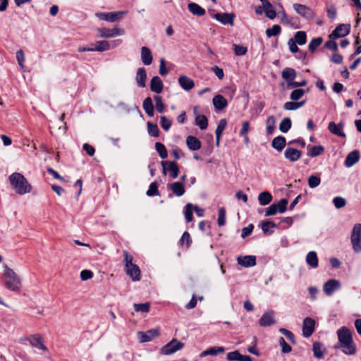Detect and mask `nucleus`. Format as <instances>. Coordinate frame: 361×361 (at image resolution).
<instances>
[{
  "mask_svg": "<svg viewBox=\"0 0 361 361\" xmlns=\"http://www.w3.org/2000/svg\"><path fill=\"white\" fill-rule=\"evenodd\" d=\"M28 341L32 347L47 351L48 348L44 345L42 338L39 334H34L29 337Z\"/></svg>",
  "mask_w": 361,
  "mask_h": 361,
  "instance_id": "obj_17",
  "label": "nucleus"
},
{
  "mask_svg": "<svg viewBox=\"0 0 361 361\" xmlns=\"http://www.w3.org/2000/svg\"><path fill=\"white\" fill-rule=\"evenodd\" d=\"M284 157L288 160L295 162L300 159L301 152L293 147H288L284 152Z\"/></svg>",
  "mask_w": 361,
  "mask_h": 361,
  "instance_id": "obj_19",
  "label": "nucleus"
},
{
  "mask_svg": "<svg viewBox=\"0 0 361 361\" xmlns=\"http://www.w3.org/2000/svg\"><path fill=\"white\" fill-rule=\"evenodd\" d=\"M350 242L354 252H361V224L354 225L350 235Z\"/></svg>",
  "mask_w": 361,
  "mask_h": 361,
  "instance_id": "obj_4",
  "label": "nucleus"
},
{
  "mask_svg": "<svg viewBox=\"0 0 361 361\" xmlns=\"http://www.w3.org/2000/svg\"><path fill=\"white\" fill-rule=\"evenodd\" d=\"M322 37L313 38L308 45V49L311 52H314L317 47H319L322 43Z\"/></svg>",
  "mask_w": 361,
  "mask_h": 361,
  "instance_id": "obj_51",
  "label": "nucleus"
},
{
  "mask_svg": "<svg viewBox=\"0 0 361 361\" xmlns=\"http://www.w3.org/2000/svg\"><path fill=\"white\" fill-rule=\"evenodd\" d=\"M126 274L132 279L134 281H137L140 280V269L139 267L136 264H132L129 267H126Z\"/></svg>",
  "mask_w": 361,
  "mask_h": 361,
  "instance_id": "obj_18",
  "label": "nucleus"
},
{
  "mask_svg": "<svg viewBox=\"0 0 361 361\" xmlns=\"http://www.w3.org/2000/svg\"><path fill=\"white\" fill-rule=\"evenodd\" d=\"M275 323L274 319V312L268 311L265 312L259 320L261 326H269Z\"/></svg>",
  "mask_w": 361,
  "mask_h": 361,
  "instance_id": "obj_22",
  "label": "nucleus"
},
{
  "mask_svg": "<svg viewBox=\"0 0 361 361\" xmlns=\"http://www.w3.org/2000/svg\"><path fill=\"white\" fill-rule=\"evenodd\" d=\"M188 8L191 13L197 16H202L206 13L205 9L196 3H190Z\"/></svg>",
  "mask_w": 361,
  "mask_h": 361,
  "instance_id": "obj_35",
  "label": "nucleus"
},
{
  "mask_svg": "<svg viewBox=\"0 0 361 361\" xmlns=\"http://www.w3.org/2000/svg\"><path fill=\"white\" fill-rule=\"evenodd\" d=\"M260 1L262 4L266 16L269 19H274L276 16V12L271 3L268 0H260Z\"/></svg>",
  "mask_w": 361,
  "mask_h": 361,
  "instance_id": "obj_23",
  "label": "nucleus"
},
{
  "mask_svg": "<svg viewBox=\"0 0 361 361\" xmlns=\"http://www.w3.org/2000/svg\"><path fill=\"white\" fill-rule=\"evenodd\" d=\"M333 203L336 209H341L345 206L346 201L342 197H336L333 199Z\"/></svg>",
  "mask_w": 361,
  "mask_h": 361,
  "instance_id": "obj_60",
  "label": "nucleus"
},
{
  "mask_svg": "<svg viewBox=\"0 0 361 361\" xmlns=\"http://www.w3.org/2000/svg\"><path fill=\"white\" fill-rule=\"evenodd\" d=\"M213 105L216 110H222L228 105L227 100L221 94H217L212 99Z\"/></svg>",
  "mask_w": 361,
  "mask_h": 361,
  "instance_id": "obj_28",
  "label": "nucleus"
},
{
  "mask_svg": "<svg viewBox=\"0 0 361 361\" xmlns=\"http://www.w3.org/2000/svg\"><path fill=\"white\" fill-rule=\"evenodd\" d=\"M188 147L192 151H196L201 148V142L196 137L189 135L186 138Z\"/></svg>",
  "mask_w": 361,
  "mask_h": 361,
  "instance_id": "obj_32",
  "label": "nucleus"
},
{
  "mask_svg": "<svg viewBox=\"0 0 361 361\" xmlns=\"http://www.w3.org/2000/svg\"><path fill=\"white\" fill-rule=\"evenodd\" d=\"M324 152V148L322 145H317L312 147L310 152H308V155L312 157H317L322 154Z\"/></svg>",
  "mask_w": 361,
  "mask_h": 361,
  "instance_id": "obj_52",
  "label": "nucleus"
},
{
  "mask_svg": "<svg viewBox=\"0 0 361 361\" xmlns=\"http://www.w3.org/2000/svg\"><path fill=\"white\" fill-rule=\"evenodd\" d=\"M141 59L142 63L146 65H150L153 60V56L151 50L147 47L141 48Z\"/></svg>",
  "mask_w": 361,
  "mask_h": 361,
  "instance_id": "obj_27",
  "label": "nucleus"
},
{
  "mask_svg": "<svg viewBox=\"0 0 361 361\" xmlns=\"http://www.w3.org/2000/svg\"><path fill=\"white\" fill-rule=\"evenodd\" d=\"M240 353L238 350L230 352L227 354L226 358L228 361H239Z\"/></svg>",
  "mask_w": 361,
  "mask_h": 361,
  "instance_id": "obj_64",
  "label": "nucleus"
},
{
  "mask_svg": "<svg viewBox=\"0 0 361 361\" xmlns=\"http://www.w3.org/2000/svg\"><path fill=\"white\" fill-rule=\"evenodd\" d=\"M146 194L149 197L159 195L158 185L157 182H152L149 185V189L147 190Z\"/></svg>",
  "mask_w": 361,
  "mask_h": 361,
  "instance_id": "obj_54",
  "label": "nucleus"
},
{
  "mask_svg": "<svg viewBox=\"0 0 361 361\" xmlns=\"http://www.w3.org/2000/svg\"><path fill=\"white\" fill-rule=\"evenodd\" d=\"M305 101L302 102H287L284 104L283 108L287 111L296 110L304 106Z\"/></svg>",
  "mask_w": 361,
  "mask_h": 361,
  "instance_id": "obj_42",
  "label": "nucleus"
},
{
  "mask_svg": "<svg viewBox=\"0 0 361 361\" xmlns=\"http://www.w3.org/2000/svg\"><path fill=\"white\" fill-rule=\"evenodd\" d=\"M147 129L149 134L152 137H158L159 130L158 126L156 124L151 123L149 122L147 123Z\"/></svg>",
  "mask_w": 361,
  "mask_h": 361,
  "instance_id": "obj_56",
  "label": "nucleus"
},
{
  "mask_svg": "<svg viewBox=\"0 0 361 361\" xmlns=\"http://www.w3.org/2000/svg\"><path fill=\"white\" fill-rule=\"evenodd\" d=\"M281 32V27L279 25H274L271 27L266 30V35L268 37L279 35Z\"/></svg>",
  "mask_w": 361,
  "mask_h": 361,
  "instance_id": "obj_48",
  "label": "nucleus"
},
{
  "mask_svg": "<svg viewBox=\"0 0 361 361\" xmlns=\"http://www.w3.org/2000/svg\"><path fill=\"white\" fill-rule=\"evenodd\" d=\"M163 173L166 174L168 171L173 178H176L178 176L179 169L177 164L174 161H161Z\"/></svg>",
  "mask_w": 361,
  "mask_h": 361,
  "instance_id": "obj_13",
  "label": "nucleus"
},
{
  "mask_svg": "<svg viewBox=\"0 0 361 361\" xmlns=\"http://www.w3.org/2000/svg\"><path fill=\"white\" fill-rule=\"evenodd\" d=\"M8 179L11 185L17 194L22 195L31 192V185L20 173H13L10 175Z\"/></svg>",
  "mask_w": 361,
  "mask_h": 361,
  "instance_id": "obj_2",
  "label": "nucleus"
},
{
  "mask_svg": "<svg viewBox=\"0 0 361 361\" xmlns=\"http://www.w3.org/2000/svg\"><path fill=\"white\" fill-rule=\"evenodd\" d=\"M5 287L12 291H19L21 286V280L16 272L7 265H4L3 274Z\"/></svg>",
  "mask_w": 361,
  "mask_h": 361,
  "instance_id": "obj_3",
  "label": "nucleus"
},
{
  "mask_svg": "<svg viewBox=\"0 0 361 361\" xmlns=\"http://www.w3.org/2000/svg\"><path fill=\"white\" fill-rule=\"evenodd\" d=\"M233 50L237 56H243L247 53V48L241 45L233 44Z\"/></svg>",
  "mask_w": 361,
  "mask_h": 361,
  "instance_id": "obj_62",
  "label": "nucleus"
},
{
  "mask_svg": "<svg viewBox=\"0 0 361 361\" xmlns=\"http://www.w3.org/2000/svg\"><path fill=\"white\" fill-rule=\"evenodd\" d=\"M313 352L315 357L321 359L324 355L325 349L320 343L315 342L313 343Z\"/></svg>",
  "mask_w": 361,
  "mask_h": 361,
  "instance_id": "obj_41",
  "label": "nucleus"
},
{
  "mask_svg": "<svg viewBox=\"0 0 361 361\" xmlns=\"http://www.w3.org/2000/svg\"><path fill=\"white\" fill-rule=\"evenodd\" d=\"M279 345L281 346V351L283 353H288L292 350V348L286 343L283 337L279 338Z\"/></svg>",
  "mask_w": 361,
  "mask_h": 361,
  "instance_id": "obj_61",
  "label": "nucleus"
},
{
  "mask_svg": "<svg viewBox=\"0 0 361 361\" xmlns=\"http://www.w3.org/2000/svg\"><path fill=\"white\" fill-rule=\"evenodd\" d=\"M160 334L159 329H152L145 332L140 331L137 333V337L141 343L149 342L153 338L158 337Z\"/></svg>",
  "mask_w": 361,
  "mask_h": 361,
  "instance_id": "obj_9",
  "label": "nucleus"
},
{
  "mask_svg": "<svg viewBox=\"0 0 361 361\" xmlns=\"http://www.w3.org/2000/svg\"><path fill=\"white\" fill-rule=\"evenodd\" d=\"M161 126L165 130L167 131L171 126V121L169 120L166 116H161Z\"/></svg>",
  "mask_w": 361,
  "mask_h": 361,
  "instance_id": "obj_63",
  "label": "nucleus"
},
{
  "mask_svg": "<svg viewBox=\"0 0 361 361\" xmlns=\"http://www.w3.org/2000/svg\"><path fill=\"white\" fill-rule=\"evenodd\" d=\"M291 128V120L289 118H283L279 124V130L281 133H287Z\"/></svg>",
  "mask_w": 361,
  "mask_h": 361,
  "instance_id": "obj_46",
  "label": "nucleus"
},
{
  "mask_svg": "<svg viewBox=\"0 0 361 361\" xmlns=\"http://www.w3.org/2000/svg\"><path fill=\"white\" fill-rule=\"evenodd\" d=\"M226 224V209L221 207L219 209L218 213V225L223 226Z\"/></svg>",
  "mask_w": 361,
  "mask_h": 361,
  "instance_id": "obj_58",
  "label": "nucleus"
},
{
  "mask_svg": "<svg viewBox=\"0 0 361 361\" xmlns=\"http://www.w3.org/2000/svg\"><path fill=\"white\" fill-rule=\"evenodd\" d=\"M282 78L286 81L287 86L296 78V71L292 68H285L281 73Z\"/></svg>",
  "mask_w": 361,
  "mask_h": 361,
  "instance_id": "obj_30",
  "label": "nucleus"
},
{
  "mask_svg": "<svg viewBox=\"0 0 361 361\" xmlns=\"http://www.w3.org/2000/svg\"><path fill=\"white\" fill-rule=\"evenodd\" d=\"M360 159V153L357 150L350 152L346 157L345 160V166L351 167L355 165Z\"/></svg>",
  "mask_w": 361,
  "mask_h": 361,
  "instance_id": "obj_25",
  "label": "nucleus"
},
{
  "mask_svg": "<svg viewBox=\"0 0 361 361\" xmlns=\"http://www.w3.org/2000/svg\"><path fill=\"white\" fill-rule=\"evenodd\" d=\"M197 107L194 108V114H195V123L201 129L204 130L208 126V120L204 115H199L197 114Z\"/></svg>",
  "mask_w": 361,
  "mask_h": 361,
  "instance_id": "obj_31",
  "label": "nucleus"
},
{
  "mask_svg": "<svg viewBox=\"0 0 361 361\" xmlns=\"http://www.w3.org/2000/svg\"><path fill=\"white\" fill-rule=\"evenodd\" d=\"M235 16L233 13H218L214 15V18L224 25H233Z\"/></svg>",
  "mask_w": 361,
  "mask_h": 361,
  "instance_id": "obj_16",
  "label": "nucleus"
},
{
  "mask_svg": "<svg viewBox=\"0 0 361 361\" xmlns=\"http://www.w3.org/2000/svg\"><path fill=\"white\" fill-rule=\"evenodd\" d=\"M306 262L312 268L318 267V258L314 251H310L306 256Z\"/></svg>",
  "mask_w": 361,
  "mask_h": 361,
  "instance_id": "obj_37",
  "label": "nucleus"
},
{
  "mask_svg": "<svg viewBox=\"0 0 361 361\" xmlns=\"http://www.w3.org/2000/svg\"><path fill=\"white\" fill-rule=\"evenodd\" d=\"M307 182L310 188H314L319 185L321 178L319 176L311 175L309 176Z\"/></svg>",
  "mask_w": 361,
  "mask_h": 361,
  "instance_id": "obj_53",
  "label": "nucleus"
},
{
  "mask_svg": "<svg viewBox=\"0 0 361 361\" xmlns=\"http://www.w3.org/2000/svg\"><path fill=\"white\" fill-rule=\"evenodd\" d=\"M168 188L177 197L182 196L185 191L183 184L180 182H174L171 184H169Z\"/></svg>",
  "mask_w": 361,
  "mask_h": 361,
  "instance_id": "obj_29",
  "label": "nucleus"
},
{
  "mask_svg": "<svg viewBox=\"0 0 361 361\" xmlns=\"http://www.w3.org/2000/svg\"><path fill=\"white\" fill-rule=\"evenodd\" d=\"M293 8L297 12L298 14L303 17L307 20H312L315 17V13L313 10L303 4H294Z\"/></svg>",
  "mask_w": 361,
  "mask_h": 361,
  "instance_id": "obj_8",
  "label": "nucleus"
},
{
  "mask_svg": "<svg viewBox=\"0 0 361 361\" xmlns=\"http://www.w3.org/2000/svg\"><path fill=\"white\" fill-rule=\"evenodd\" d=\"M193 204L188 203L184 208V216L187 222H190L193 220L192 215Z\"/></svg>",
  "mask_w": 361,
  "mask_h": 361,
  "instance_id": "obj_45",
  "label": "nucleus"
},
{
  "mask_svg": "<svg viewBox=\"0 0 361 361\" xmlns=\"http://www.w3.org/2000/svg\"><path fill=\"white\" fill-rule=\"evenodd\" d=\"M125 12H109V13H96L95 16L102 20L108 22H115L122 17Z\"/></svg>",
  "mask_w": 361,
  "mask_h": 361,
  "instance_id": "obj_12",
  "label": "nucleus"
},
{
  "mask_svg": "<svg viewBox=\"0 0 361 361\" xmlns=\"http://www.w3.org/2000/svg\"><path fill=\"white\" fill-rule=\"evenodd\" d=\"M350 30V25L349 24H341L338 25L335 30L329 35L331 39H336L343 37L349 34Z\"/></svg>",
  "mask_w": 361,
  "mask_h": 361,
  "instance_id": "obj_10",
  "label": "nucleus"
},
{
  "mask_svg": "<svg viewBox=\"0 0 361 361\" xmlns=\"http://www.w3.org/2000/svg\"><path fill=\"white\" fill-rule=\"evenodd\" d=\"M164 84L159 76H154L150 81V90L152 92L159 94L162 92Z\"/></svg>",
  "mask_w": 361,
  "mask_h": 361,
  "instance_id": "obj_21",
  "label": "nucleus"
},
{
  "mask_svg": "<svg viewBox=\"0 0 361 361\" xmlns=\"http://www.w3.org/2000/svg\"><path fill=\"white\" fill-rule=\"evenodd\" d=\"M180 86L185 90L189 91L195 86L194 81L186 75H180L178 78Z\"/></svg>",
  "mask_w": 361,
  "mask_h": 361,
  "instance_id": "obj_24",
  "label": "nucleus"
},
{
  "mask_svg": "<svg viewBox=\"0 0 361 361\" xmlns=\"http://www.w3.org/2000/svg\"><path fill=\"white\" fill-rule=\"evenodd\" d=\"M155 149L161 159H166L167 157L168 153L164 145L157 142L155 143Z\"/></svg>",
  "mask_w": 361,
  "mask_h": 361,
  "instance_id": "obj_49",
  "label": "nucleus"
},
{
  "mask_svg": "<svg viewBox=\"0 0 361 361\" xmlns=\"http://www.w3.org/2000/svg\"><path fill=\"white\" fill-rule=\"evenodd\" d=\"M288 45L289 47V50L292 53L299 52L300 58H302L305 56V54L300 51L297 46V43L293 40V38H290L288 42Z\"/></svg>",
  "mask_w": 361,
  "mask_h": 361,
  "instance_id": "obj_47",
  "label": "nucleus"
},
{
  "mask_svg": "<svg viewBox=\"0 0 361 361\" xmlns=\"http://www.w3.org/2000/svg\"><path fill=\"white\" fill-rule=\"evenodd\" d=\"M286 145V138L281 135L274 137L271 142L272 147L279 152L282 151V149L285 147Z\"/></svg>",
  "mask_w": 361,
  "mask_h": 361,
  "instance_id": "obj_34",
  "label": "nucleus"
},
{
  "mask_svg": "<svg viewBox=\"0 0 361 361\" xmlns=\"http://www.w3.org/2000/svg\"><path fill=\"white\" fill-rule=\"evenodd\" d=\"M315 329V322L310 317H306L302 322V336L305 338L310 337Z\"/></svg>",
  "mask_w": 361,
  "mask_h": 361,
  "instance_id": "obj_11",
  "label": "nucleus"
},
{
  "mask_svg": "<svg viewBox=\"0 0 361 361\" xmlns=\"http://www.w3.org/2000/svg\"><path fill=\"white\" fill-rule=\"evenodd\" d=\"M94 51H104L110 49V44L108 41L101 40L95 43V47H92Z\"/></svg>",
  "mask_w": 361,
  "mask_h": 361,
  "instance_id": "obj_43",
  "label": "nucleus"
},
{
  "mask_svg": "<svg viewBox=\"0 0 361 361\" xmlns=\"http://www.w3.org/2000/svg\"><path fill=\"white\" fill-rule=\"evenodd\" d=\"M338 342L335 348H338L348 355H353L356 353V345L353 342L352 331L347 327L343 326L337 331Z\"/></svg>",
  "mask_w": 361,
  "mask_h": 361,
  "instance_id": "obj_1",
  "label": "nucleus"
},
{
  "mask_svg": "<svg viewBox=\"0 0 361 361\" xmlns=\"http://www.w3.org/2000/svg\"><path fill=\"white\" fill-rule=\"evenodd\" d=\"M145 113L150 117L154 116V106L150 97H147L142 104Z\"/></svg>",
  "mask_w": 361,
  "mask_h": 361,
  "instance_id": "obj_38",
  "label": "nucleus"
},
{
  "mask_svg": "<svg viewBox=\"0 0 361 361\" xmlns=\"http://www.w3.org/2000/svg\"><path fill=\"white\" fill-rule=\"evenodd\" d=\"M258 200L261 205L264 206L269 204L272 200V196L270 192L264 191L259 193Z\"/></svg>",
  "mask_w": 361,
  "mask_h": 361,
  "instance_id": "obj_40",
  "label": "nucleus"
},
{
  "mask_svg": "<svg viewBox=\"0 0 361 361\" xmlns=\"http://www.w3.org/2000/svg\"><path fill=\"white\" fill-rule=\"evenodd\" d=\"M226 125H227V121L224 118L221 119L218 123V126L215 130L216 142L217 146L219 145L221 136L222 135V133L225 130Z\"/></svg>",
  "mask_w": 361,
  "mask_h": 361,
  "instance_id": "obj_36",
  "label": "nucleus"
},
{
  "mask_svg": "<svg viewBox=\"0 0 361 361\" xmlns=\"http://www.w3.org/2000/svg\"><path fill=\"white\" fill-rule=\"evenodd\" d=\"M276 128V119L274 116H269L266 121V130L268 135H272Z\"/></svg>",
  "mask_w": 361,
  "mask_h": 361,
  "instance_id": "obj_39",
  "label": "nucleus"
},
{
  "mask_svg": "<svg viewBox=\"0 0 361 361\" xmlns=\"http://www.w3.org/2000/svg\"><path fill=\"white\" fill-rule=\"evenodd\" d=\"M225 352V348L221 346H214L211 347L206 350L202 352L200 355V357H204L207 355H217L218 354L223 353Z\"/></svg>",
  "mask_w": 361,
  "mask_h": 361,
  "instance_id": "obj_33",
  "label": "nucleus"
},
{
  "mask_svg": "<svg viewBox=\"0 0 361 361\" xmlns=\"http://www.w3.org/2000/svg\"><path fill=\"white\" fill-rule=\"evenodd\" d=\"M192 240L189 233L187 231L184 232L180 239V243L182 245H185L186 247H189L190 246Z\"/></svg>",
  "mask_w": 361,
  "mask_h": 361,
  "instance_id": "obj_57",
  "label": "nucleus"
},
{
  "mask_svg": "<svg viewBox=\"0 0 361 361\" xmlns=\"http://www.w3.org/2000/svg\"><path fill=\"white\" fill-rule=\"evenodd\" d=\"M288 200L286 199H281L277 203L271 204L266 209L265 216H269L274 215L276 213H283L286 210Z\"/></svg>",
  "mask_w": 361,
  "mask_h": 361,
  "instance_id": "obj_5",
  "label": "nucleus"
},
{
  "mask_svg": "<svg viewBox=\"0 0 361 361\" xmlns=\"http://www.w3.org/2000/svg\"><path fill=\"white\" fill-rule=\"evenodd\" d=\"M293 40L299 45H303L307 42V35L304 31L295 32Z\"/></svg>",
  "mask_w": 361,
  "mask_h": 361,
  "instance_id": "obj_44",
  "label": "nucleus"
},
{
  "mask_svg": "<svg viewBox=\"0 0 361 361\" xmlns=\"http://www.w3.org/2000/svg\"><path fill=\"white\" fill-rule=\"evenodd\" d=\"M238 264L244 267H251L256 264V257L254 255H245L237 259Z\"/></svg>",
  "mask_w": 361,
  "mask_h": 361,
  "instance_id": "obj_20",
  "label": "nucleus"
},
{
  "mask_svg": "<svg viewBox=\"0 0 361 361\" xmlns=\"http://www.w3.org/2000/svg\"><path fill=\"white\" fill-rule=\"evenodd\" d=\"M97 32L100 37L111 38V37H115L120 36V35H123L125 34V30L123 29H121L117 27H115L113 29L103 27V28H99L97 30Z\"/></svg>",
  "mask_w": 361,
  "mask_h": 361,
  "instance_id": "obj_7",
  "label": "nucleus"
},
{
  "mask_svg": "<svg viewBox=\"0 0 361 361\" xmlns=\"http://www.w3.org/2000/svg\"><path fill=\"white\" fill-rule=\"evenodd\" d=\"M341 283L336 279H330L323 286V291L326 295H331L335 290L339 289Z\"/></svg>",
  "mask_w": 361,
  "mask_h": 361,
  "instance_id": "obj_15",
  "label": "nucleus"
},
{
  "mask_svg": "<svg viewBox=\"0 0 361 361\" xmlns=\"http://www.w3.org/2000/svg\"><path fill=\"white\" fill-rule=\"evenodd\" d=\"M155 107L159 113H162L164 110V104L162 102V99L160 96H154Z\"/></svg>",
  "mask_w": 361,
  "mask_h": 361,
  "instance_id": "obj_59",
  "label": "nucleus"
},
{
  "mask_svg": "<svg viewBox=\"0 0 361 361\" xmlns=\"http://www.w3.org/2000/svg\"><path fill=\"white\" fill-rule=\"evenodd\" d=\"M305 91L304 90L295 89L291 92L290 98L293 101H298L305 94Z\"/></svg>",
  "mask_w": 361,
  "mask_h": 361,
  "instance_id": "obj_55",
  "label": "nucleus"
},
{
  "mask_svg": "<svg viewBox=\"0 0 361 361\" xmlns=\"http://www.w3.org/2000/svg\"><path fill=\"white\" fill-rule=\"evenodd\" d=\"M147 73L143 67L137 69L136 73L135 80L136 83L140 87H145L146 86Z\"/></svg>",
  "mask_w": 361,
  "mask_h": 361,
  "instance_id": "obj_26",
  "label": "nucleus"
},
{
  "mask_svg": "<svg viewBox=\"0 0 361 361\" xmlns=\"http://www.w3.org/2000/svg\"><path fill=\"white\" fill-rule=\"evenodd\" d=\"M133 307L136 312H149L150 310V303L148 302L139 304L135 303Z\"/></svg>",
  "mask_w": 361,
  "mask_h": 361,
  "instance_id": "obj_50",
  "label": "nucleus"
},
{
  "mask_svg": "<svg viewBox=\"0 0 361 361\" xmlns=\"http://www.w3.org/2000/svg\"><path fill=\"white\" fill-rule=\"evenodd\" d=\"M345 126V123L343 121H341L339 123L336 124L334 121H331L328 126V130L334 135L341 137H345V133L343 132V128Z\"/></svg>",
  "mask_w": 361,
  "mask_h": 361,
  "instance_id": "obj_14",
  "label": "nucleus"
},
{
  "mask_svg": "<svg viewBox=\"0 0 361 361\" xmlns=\"http://www.w3.org/2000/svg\"><path fill=\"white\" fill-rule=\"evenodd\" d=\"M184 344L176 338H173L169 343L164 345L161 349L163 355H171L180 350Z\"/></svg>",
  "mask_w": 361,
  "mask_h": 361,
  "instance_id": "obj_6",
  "label": "nucleus"
}]
</instances>
